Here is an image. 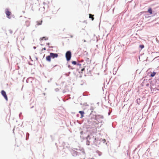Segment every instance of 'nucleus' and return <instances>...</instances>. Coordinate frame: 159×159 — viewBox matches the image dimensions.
Wrapping results in <instances>:
<instances>
[{
	"instance_id": "obj_11",
	"label": "nucleus",
	"mask_w": 159,
	"mask_h": 159,
	"mask_svg": "<svg viewBox=\"0 0 159 159\" xmlns=\"http://www.w3.org/2000/svg\"><path fill=\"white\" fill-rule=\"evenodd\" d=\"M139 47L141 48V49H142L144 48V45H140Z\"/></svg>"
},
{
	"instance_id": "obj_16",
	"label": "nucleus",
	"mask_w": 159,
	"mask_h": 159,
	"mask_svg": "<svg viewBox=\"0 0 159 159\" xmlns=\"http://www.w3.org/2000/svg\"><path fill=\"white\" fill-rule=\"evenodd\" d=\"M84 70H85V69H84V68H83V69H81V71H84Z\"/></svg>"
},
{
	"instance_id": "obj_5",
	"label": "nucleus",
	"mask_w": 159,
	"mask_h": 159,
	"mask_svg": "<svg viewBox=\"0 0 159 159\" xmlns=\"http://www.w3.org/2000/svg\"><path fill=\"white\" fill-rule=\"evenodd\" d=\"M79 112L81 114V116L80 118H82L84 116V112L82 111H79Z\"/></svg>"
},
{
	"instance_id": "obj_9",
	"label": "nucleus",
	"mask_w": 159,
	"mask_h": 159,
	"mask_svg": "<svg viewBox=\"0 0 159 159\" xmlns=\"http://www.w3.org/2000/svg\"><path fill=\"white\" fill-rule=\"evenodd\" d=\"M148 12L150 14H152V10L151 8H149L148 9Z\"/></svg>"
},
{
	"instance_id": "obj_14",
	"label": "nucleus",
	"mask_w": 159,
	"mask_h": 159,
	"mask_svg": "<svg viewBox=\"0 0 159 159\" xmlns=\"http://www.w3.org/2000/svg\"><path fill=\"white\" fill-rule=\"evenodd\" d=\"M46 50V48H43L42 50V51H43V50Z\"/></svg>"
},
{
	"instance_id": "obj_2",
	"label": "nucleus",
	"mask_w": 159,
	"mask_h": 159,
	"mask_svg": "<svg viewBox=\"0 0 159 159\" xmlns=\"http://www.w3.org/2000/svg\"><path fill=\"white\" fill-rule=\"evenodd\" d=\"M71 57V53L70 51H67L66 53V60L69 61L70 60Z\"/></svg>"
},
{
	"instance_id": "obj_13",
	"label": "nucleus",
	"mask_w": 159,
	"mask_h": 159,
	"mask_svg": "<svg viewBox=\"0 0 159 159\" xmlns=\"http://www.w3.org/2000/svg\"><path fill=\"white\" fill-rule=\"evenodd\" d=\"M98 124V123H97L95 121H93V124L94 125H95L96 124Z\"/></svg>"
},
{
	"instance_id": "obj_1",
	"label": "nucleus",
	"mask_w": 159,
	"mask_h": 159,
	"mask_svg": "<svg viewBox=\"0 0 159 159\" xmlns=\"http://www.w3.org/2000/svg\"><path fill=\"white\" fill-rule=\"evenodd\" d=\"M58 57V55L57 54L51 52L50 53L49 56L46 57V59L48 61L50 62L51 61V57L54 59L57 57Z\"/></svg>"
},
{
	"instance_id": "obj_7",
	"label": "nucleus",
	"mask_w": 159,
	"mask_h": 159,
	"mask_svg": "<svg viewBox=\"0 0 159 159\" xmlns=\"http://www.w3.org/2000/svg\"><path fill=\"white\" fill-rule=\"evenodd\" d=\"M26 25V26L28 27L30 25V23L29 21H27L25 22Z\"/></svg>"
},
{
	"instance_id": "obj_8",
	"label": "nucleus",
	"mask_w": 159,
	"mask_h": 159,
	"mask_svg": "<svg viewBox=\"0 0 159 159\" xmlns=\"http://www.w3.org/2000/svg\"><path fill=\"white\" fill-rule=\"evenodd\" d=\"M93 15H92L91 14H89V18L92 19V20H94Z\"/></svg>"
},
{
	"instance_id": "obj_12",
	"label": "nucleus",
	"mask_w": 159,
	"mask_h": 159,
	"mask_svg": "<svg viewBox=\"0 0 159 159\" xmlns=\"http://www.w3.org/2000/svg\"><path fill=\"white\" fill-rule=\"evenodd\" d=\"M72 63L74 65H75L76 64H77V63H76V62L75 61H73L72 62Z\"/></svg>"
},
{
	"instance_id": "obj_17",
	"label": "nucleus",
	"mask_w": 159,
	"mask_h": 159,
	"mask_svg": "<svg viewBox=\"0 0 159 159\" xmlns=\"http://www.w3.org/2000/svg\"><path fill=\"white\" fill-rule=\"evenodd\" d=\"M87 159H94V158H88Z\"/></svg>"
},
{
	"instance_id": "obj_3",
	"label": "nucleus",
	"mask_w": 159,
	"mask_h": 159,
	"mask_svg": "<svg viewBox=\"0 0 159 159\" xmlns=\"http://www.w3.org/2000/svg\"><path fill=\"white\" fill-rule=\"evenodd\" d=\"M1 94L4 97L6 101L8 100V98L6 95V92L4 90H2L1 91Z\"/></svg>"
},
{
	"instance_id": "obj_4",
	"label": "nucleus",
	"mask_w": 159,
	"mask_h": 159,
	"mask_svg": "<svg viewBox=\"0 0 159 159\" xmlns=\"http://www.w3.org/2000/svg\"><path fill=\"white\" fill-rule=\"evenodd\" d=\"M5 13L6 14V15L7 16V17L8 18L10 19L11 18V17L10 16V15L11 14V12L10 11H9L8 10V9H7L6 10Z\"/></svg>"
},
{
	"instance_id": "obj_10",
	"label": "nucleus",
	"mask_w": 159,
	"mask_h": 159,
	"mask_svg": "<svg viewBox=\"0 0 159 159\" xmlns=\"http://www.w3.org/2000/svg\"><path fill=\"white\" fill-rule=\"evenodd\" d=\"M156 74V73L155 72L152 73L151 74V76L152 77H154L155 75Z\"/></svg>"
},
{
	"instance_id": "obj_15",
	"label": "nucleus",
	"mask_w": 159,
	"mask_h": 159,
	"mask_svg": "<svg viewBox=\"0 0 159 159\" xmlns=\"http://www.w3.org/2000/svg\"><path fill=\"white\" fill-rule=\"evenodd\" d=\"M43 39H44L45 40L46 39H45V37H43V38H40V39H41V40H43Z\"/></svg>"
},
{
	"instance_id": "obj_6",
	"label": "nucleus",
	"mask_w": 159,
	"mask_h": 159,
	"mask_svg": "<svg viewBox=\"0 0 159 159\" xmlns=\"http://www.w3.org/2000/svg\"><path fill=\"white\" fill-rule=\"evenodd\" d=\"M42 20H41L40 21H37L36 23L37 24V25H40L42 24Z\"/></svg>"
},
{
	"instance_id": "obj_18",
	"label": "nucleus",
	"mask_w": 159,
	"mask_h": 159,
	"mask_svg": "<svg viewBox=\"0 0 159 159\" xmlns=\"http://www.w3.org/2000/svg\"><path fill=\"white\" fill-rule=\"evenodd\" d=\"M130 129H131V132H132V127H131L130 128Z\"/></svg>"
}]
</instances>
